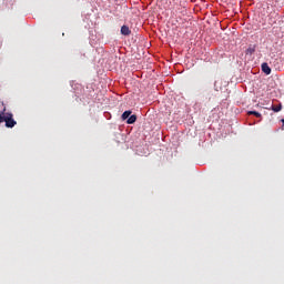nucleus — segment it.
I'll return each instance as SVG.
<instances>
[{"label":"nucleus","instance_id":"nucleus-5","mask_svg":"<svg viewBox=\"0 0 284 284\" xmlns=\"http://www.w3.org/2000/svg\"><path fill=\"white\" fill-rule=\"evenodd\" d=\"M126 123L129 125H132L133 123H136V115H129V119L126 120Z\"/></svg>","mask_w":284,"mask_h":284},{"label":"nucleus","instance_id":"nucleus-1","mask_svg":"<svg viewBox=\"0 0 284 284\" xmlns=\"http://www.w3.org/2000/svg\"><path fill=\"white\" fill-rule=\"evenodd\" d=\"M3 122L6 123V128H14V125H17V121L14 120V115L10 112H7L4 114Z\"/></svg>","mask_w":284,"mask_h":284},{"label":"nucleus","instance_id":"nucleus-8","mask_svg":"<svg viewBox=\"0 0 284 284\" xmlns=\"http://www.w3.org/2000/svg\"><path fill=\"white\" fill-rule=\"evenodd\" d=\"M6 118V106L3 108V110L0 112V123H3Z\"/></svg>","mask_w":284,"mask_h":284},{"label":"nucleus","instance_id":"nucleus-9","mask_svg":"<svg viewBox=\"0 0 284 284\" xmlns=\"http://www.w3.org/2000/svg\"><path fill=\"white\" fill-rule=\"evenodd\" d=\"M282 123H283V125H284V119H282Z\"/></svg>","mask_w":284,"mask_h":284},{"label":"nucleus","instance_id":"nucleus-4","mask_svg":"<svg viewBox=\"0 0 284 284\" xmlns=\"http://www.w3.org/2000/svg\"><path fill=\"white\" fill-rule=\"evenodd\" d=\"M266 110H272L273 112H281V110H283V105L281 103L278 105L272 104L271 106L266 108Z\"/></svg>","mask_w":284,"mask_h":284},{"label":"nucleus","instance_id":"nucleus-6","mask_svg":"<svg viewBox=\"0 0 284 284\" xmlns=\"http://www.w3.org/2000/svg\"><path fill=\"white\" fill-rule=\"evenodd\" d=\"M131 114H132V111H124L122 113V121H125V120L130 119Z\"/></svg>","mask_w":284,"mask_h":284},{"label":"nucleus","instance_id":"nucleus-3","mask_svg":"<svg viewBox=\"0 0 284 284\" xmlns=\"http://www.w3.org/2000/svg\"><path fill=\"white\" fill-rule=\"evenodd\" d=\"M262 72H264V74L266 75L272 74V68H270V64H267V62L262 63Z\"/></svg>","mask_w":284,"mask_h":284},{"label":"nucleus","instance_id":"nucleus-7","mask_svg":"<svg viewBox=\"0 0 284 284\" xmlns=\"http://www.w3.org/2000/svg\"><path fill=\"white\" fill-rule=\"evenodd\" d=\"M247 114H248V115L256 116L257 119H261V113L257 112V111H248Z\"/></svg>","mask_w":284,"mask_h":284},{"label":"nucleus","instance_id":"nucleus-2","mask_svg":"<svg viewBox=\"0 0 284 284\" xmlns=\"http://www.w3.org/2000/svg\"><path fill=\"white\" fill-rule=\"evenodd\" d=\"M120 32L123 37H130V34H132V30H130V27L125 24L121 27Z\"/></svg>","mask_w":284,"mask_h":284}]
</instances>
